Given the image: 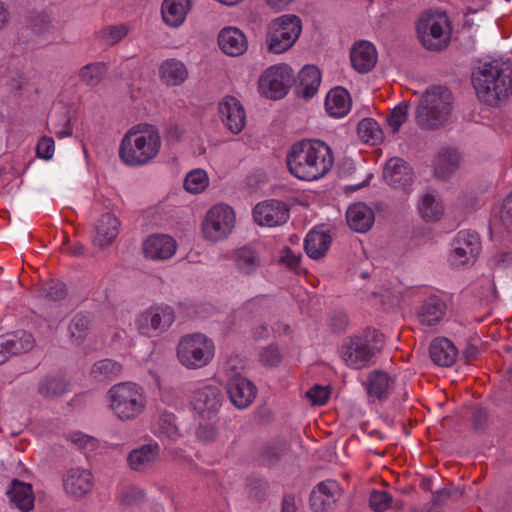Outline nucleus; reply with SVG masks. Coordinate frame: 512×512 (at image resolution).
<instances>
[{
  "label": "nucleus",
  "instance_id": "1",
  "mask_svg": "<svg viewBox=\"0 0 512 512\" xmlns=\"http://www.w3.org/2000/svg\"><path fill=\"white\" fill-rule=\"evenodd\" d=\"M289 172L304 181L324 177L333 167L331 148L318 139H304L292 145L286 157Z\"/></svg>",
  "mask_w": 512,
  "mask_h": 512
},
{
  "label": "nucleus",
  "instance_id": "2",
  "mask_svg": "<svg viewBox=\"0 0 512 512\" xmlns=\"http://www.w3.org/2000/svg\"><path fill=\"white\" fill-rule=\"evenodd\" d=\"M160 147L161 137L158 129L154 125L138 124L131 127L123 136L119 157L127 166H143L158 155Z\"/></svg>",
  "mask_w": 512,
  "mask_h": 512
},
{
  "label": "nucleus",
  "instance_id": "3",
  "mask_svg": "<svg viewBox=\"0 0 512 512\" xmlns=\"http://www.w3.org/2000/svg\"><path fill=\"white\" fill-rule=\"evenodd\" d=\"M512 66L505 62L483 63L473 69L471 79L480 101L489 106H497L508 98L509 77Z\"/></svg>",
  "mask_w": 512,
  "mask_h": 512
},
{
  "label": "nucleus",
  "instance_id": "4",
  "mask_svg": "<svg viewBox=\"0 0 512 512\" xmlns=\"http://www.w3.org/2000/svg\"><path fill=\"white\" fill-rule=\"evenodd\" d=\"M451 92L442 86H434L421 97L416 108L418 126L426 130L439 128L448 119L451 111Z\"/></svg>",
  "mask_w": 512,
  "mask_h": 512
},
{
  "label": "nucleus",
  "instance_id": "5",
  "mask_svg": "<svg viewBox=\"0 0 512 512\" xmlns=\"http://www.w3.org/2000/svg\"><path fill=\"white\" fill-rule=\"evenodd\" d=\"M110 407L121 420H130L140 415L146 399L142 387L133 382H122L110 388Z\"/></svg>",
  "mask_w": 512,
  "mask_h": 512
},
{
  "label": "nucleus",
  "instance_id": "6",
  "mask_svg": "<svg viewBox=\"0 0 512 512\" xmlns=\"http://www.w3.org/2000/svg\"><path fill=\"white\" fill-rule=\"evenodd\" d=\"M213 354L212 341L200 333L183 337L177 347L179 361L190 369L206 366L212 359Z\"/></svg>",
  "mask_w": 512,
  "mask_h": 512
},
{
  "label": "nucleus",
  "instance_id": "7",
  "mask_svg": "<svg viewBox=\"0 0 512 512\" xmlns=\"http://www.w3.org/2000/svg\"><path fill=\"white\" fill-rule=\"evenodd\" d=\"M446 20L441 15L425 13L416 25L418 39L430 51H441L449 44V36L444 32Z\"/></svg>",
  "mask_w": 512,
  "mask_h": 512
},
{
  "label": "nucleus",
  "instance_id": "8",
  "mask_svg": "<svg viewBox=\"0 0 512 512\" xmlns=\"http://www.w3.org/2000/svg\"><path fill=\"white\" fill-rule=\"evenodd\" d=\"M293 71L281 64L268 68L259 79V90L267 98L281 99L292 86Z\"/></svg>",
  "mask_w": 512,
  "mask_h": 512
},
{
  "label": "nucleus",
  "instance_id": "9",
  "mask_svg": "<svg viewBox=\"0 0 512 512\" xmlns=\"http://www.w3.org/2000/svg\"><path fill=\"white\" fill-rule=\"evenodd\" d=\"M235 214L227 205L212 207L203 222V233L211 241L225 238L234 227Z\"/></svg>",
  "mask_w": 512,
  "mask_h": 512
},
{
  "label": "nucleus",
  "instance_id": "10",
  "mask_svg": "<svg viewBox=\"0 0 512 512\" xmlns=\"http://www.w3.org/2000/svg\"><path fill=\"white\" fill-rule=\"evenodd\" d=\"M174 320L173 308L167 305L153 306L139 316L137 327L141 334L152 336L153 333L167 330Z\"/></svg>",
  "mask_w": 512,
  "mask_h": 512
},
{
  "label": "nucleus",
  "instance_id": "11",
  "mask_svg": "<svg viewBox=\"0 0 512 512\" xmlns=\"http://www.w3.org/2000/svg\"><path fill=\"white\" fill-rule=\"evenodd\" d=\"M253 217L261 226L276 227L286 223L289 218V208L282 201L269 200L255 206Z\"/></svg>",
  "mask_w": 512,
  "mask_h": 512
},
{
  "label": "nucleus",
  "instance_id": "12",
  "mask_svg": "<svg viewBox=\"0 0 512 512\" xmlns=\"http://www.w3.org/2000/svg\"><path fill=\"white\" fill-rule=\"evenodd\" d=\"M342 496V489L335 480H325L318 483L309 498L310 507L314 512H327L332 509Z\"/></svg>",
  "mask_w": 512,
  "mask_h": 512
},
{
  "label": "nucleus",
  "instance_id": "13",
  "mask_svg": "<svg viewBox=\"0 0 512 512\" xmlns=\"http://www.w3.org/2000/svg\"><path fill=\"white\" fill-rule=\"evenodd\" d=\"M481 250V242L476 232L463 230L458 232L454 240V249L451 257L453 262L458 265H464L470 260H474Z\"/></svg>",
  "mask_w": 512,
  "mask_h": 512
},
{
  "label": "nucleus",
  "instance_id": "14",
  "mask_svg": "<svg viewBox=\"0 0 512 512\" xmlns=\"http://www.w3.org/2000/svg\"><path fill=\"white\" fill-rule=\"evenodd\" d=\"M341 353L346 364L354 369L367 366L375 355L373 348L368 347L362 337L350 338L349 342L342 345Z\"/></svg>",
  "mask_w": 512,
  "mask_h": 512
},
{
  "label": "nucleus",
  "instance_id": "15",
  "mask_svg": "<svg viewBox=\"0 0 512 512\" xmlns=\"http://www.w3.org/2000/svg\"><path fill=\"white\" fill-rule=\"evenodd\" d=\"M321 82V72L314 65H306L292 78V85H294V93L297 97L304 99L312 98Z\"/></svg>",
  "mask_w": 512,
  "mask_h": 512
},
{
  "label": "nucleus",
  "instance_id": "16",
  "mask_svg": "<svg viewBox=\"0 0 512 512\" xmlns=\"http://www.w3.org/2000/svg\"><path fill=\"white\" fill-rule=\"evenodd\" d=\"M231 402L237 408H246L256 396V386L247 378L240 375L231 377L226 386Z\"/></svg>",
  "mask_w": 512,
  "mask_h": 512
},
{
  "label": "nucleus",
  "instance_id": "17",
  "mask_svg": "<svg viewBox=\"0 0 512 512\" xmlns=\"http://www.w3.org/2000/svg\"><path fill=\"white\" fill-rule=\"evenodd\" d=\"M160 447L155 444H143L133 449L127 456L130 469L144 473L152 469L159 460Z\"/></svg>",
  "mask_w": 512,
  "mask_h": 512
},
{
  "label": "nucleus",
  "instance_id": "18",
  "mask_svg": "<svg viewBox=\"0 0 512 512\" xmlns=\"http://www.w3.org/2000/svg\"><path fill=\"white\" fill-rule=\"evenodd\" d=\"M384 179L393 187L405 189L413 181V171L408 162L399 157L390 158L383 170Z\"/></svg>",
  "mask_w": 512,
  "mask_h": 512
},
{
  "label": "nucleus",
  "instance_id": "19",
  "mask_svg": "<svg viewBox=\"0 0 512 512\" xmlns=\"http://www.w3.org/2000/svg\"><path fill=\"white\" fill-rule=\"evenodd\" d=\"M219 112L227 128L234 134L240 133L246 123V116L240 101L233 96L225 97L219 104Z\"/></svg>",
  "mask_w": 512,
  "mask_h": 512
},
{
  "label": "nucleus",
  "instance_id": "20",
  "mask_svg": "<svg viewBox=\"0 0 512 512\" xmlns=\"http://www.w3.org/2000/svg\"><path fill=\"white\" fill-rule=\"evenodd\" d=\"M218 45L223 53L237 57L243 55L248 48L245 34L236 27H225L218 35Z\"/></svg>",
  "mask_w": 512,
  "mask_h": 512
},
{
  "label": "nucleus",
  "instance_id": "21",
  "mask_svg": "<svg viewBox=\"0 0 512 512\" xmlns=\"http://www.w3.org/2000/svg\"><path fill=\"white\" fill-rule=\"evenodd\" d=\"M352 67L359 73H367L377 63V52L372 43L361 40L356 42L350 51Z\"/></svg>",
  "mask_w": 512,
  "mask_h": 512
},
{
  "label": "nucleus",
  "instance_id": "22",
  "mask_svg": "<svg viewBox=\"0 0 512 512\" xmlns=\"http://www.w3.org/2000/svg\"><path fill=\"white\" fill-rule=\"evenodd\" d=\"M64 489L75 497H83L93 488L92 475L83 469H70L63 478Z\"/></svg>",
  "mask_w": 512,
  "mask_h": 512
},
{
  "label": "nucleus",
  "instance_id": "23",
  "mask_svg": "<svg viewBox=\"0 0 512 512\" xmlns=\"http://www.w3.org/2000/svg\"><path fill=\"white\" fill-rule=\"evenodd\" d=\"M143 251L151 259H168L176 251V242L168 235H152L145 240Z\"/></svg>",
  "mask_w": 512,
  "mask_h": 512
},
{
  "label": "nucleus",
  "instance_id": "24",
  "mask_svg": "<svg viewBox=\"0 0 512 512\" xmlns=\"http://www.w3.org/2000/svg\"><path fill=\"white\" fill-rule=\"evenodd\" d=\"M10 502L21 512H30L34 507V493L32 485L13 479L7 490Z\"/></svg>",
  "mask_w": 512,
  "mask_h": 512
},
{
  "label": "nucleus",
  "instance_id": "25",
  "mask_svg": "<svg viewBox=\"0 0 512 512\" xmlns=\"http://www.w3.org/2000/svg\"><path fill=\"white\" fill-rule=\"evenodd\" d=\"M429 354L431 360L438 366L450 367L452 366L458 356L456 346L447 338H435L429 347Z\"/></svg>",
  "mask_w": 512,
  "mask_h": 512
},
{
  "label": "nucleus",
  "instance_id": "26",
  "mask_svg": "<svg viewBox=\"0 0 512 512\" xmlns=\"http://www.w3.org/2000/svg\"><path fill=\"white\" fill-rule=\"evenodd\" d=\"M346 220L352 230L365 233L374 224V212L364 203H355L348 208Z\"/></svg>",
  "mask_w": 512,
  "mask_h": 512
},
{
  "label": "nucleus",
  "instance_id": "27",
  "mask_svg": "<svg viewBox=\"0 0 512 512\" xmlns=\"http://www.w3.org/2000/svg\"><path fill=\"white\" fill-rule=\"evenodd\" d=\"M223 394L217 386L208 385L194 393V409L199 413L216 412L221 407Z\"/></svg>",
  "mask_w": 512,
  "mask_h": 512
},
{
  "label": "nucleus",
  "instance_id": "28",
  "mask_svg": "<svg viewBox=\"0 0 512 512\" xmlns=\"http://www.w3.org/2000/svg\"><path fill=\"white\" fill-rule=\"evenodd\" d=\"M191 9V0H164L161 6L163 21L170 27H179Z\"/></svg>",
  "mask_w": 512,
  "mask_h": 512
},
{
  "label": "nucleus",
  "instance_id": "29",
  "mask_svg": "<svg viewBox=\"0 0 512 512\" xmlns=\"http://www.w3.org/2000/svg\"><path fill=\"white\" fill-rule=\"evenodd\" d=\"M159 75L167 86H179L188 78V70L183 62L171 58L160 65Z\"/></svg>",
  "mask_w": 512,
  "mask_h": 512
},
{
  "label": "nucleus",
  "instance_id": "30",
  "mask_svg": "<svg viewBox=\"0 0 512 512\" xmlns=\"http://www.w3.org/2000/svg\"><path fill=\"white\" fill-rule=\"evenodd\" d=\"M393 384L394 380L386 372L373 370L369 373L365 386L368 396L384 400L388 398Z\"/></svg>",
  "mask_w": 512,
  "mask_h": 512
},
{
  "label": "nucleus",
  "instance_id": "31",
  "mask_svg": "<svg viewBox=\"0 0 512 512\" xmlns=\"http://www.w3.org/2000/svg\"><path fill=\"white\" fill-rule=\"evenodd\" d=\"M119 226L120 221L113 214H103L96 227L94 242L100 247L110 245L119 233Z\"/></svg>",
  "mask_w": 512,
  "mask_h": 512
},
{
  "label": "nucleus",
  "instance_id": "32",
  "mask_svg": "<svg viewBox=\"0 0 512 512\" xmlns=\"http://www.w3.org/2000/svg\"><path fill=\"white\" fill-rule=\"evenodd\" d=\"M326 110L329 115L339 118L346 115L351 106V98L343 87H335L327 94L325 99Z\"/></svg>",
  "mask_w": 512,
  "mask_h": 512
},
{
  "label": "nucleus",
  "instance_id": "33",
  "mask_svg": "<svg viewBox=\"0 0 512 512\" xmlns=\"http://www.w3.org/2000/svg\"><path fill=\"white\" fill-rule=\"evenodd\" d=\"M297 39L291 33L284 32L277 23H270L266 35V43L269 52L279 54L289 50Z\"/></svg>",
  "mask_w": 512,
  "mask_h": 512
},
{
  "label": "nucleus",
  "instance_id": "34",
  "mask_svg": "<svg viewBox=\"0 0 512 512\" xmlns=\"http://www.w3.org/2000/svg\"><path fill=\"white\" fill-rule=\"evenodd\" d=\"M331 244V237L325 232L310 231L304 241L307 255L313 259L322 258Z\"/></svg>",
  "mask_w": 512,
  "mask_h": 512
},
{
  "label": "nucleus",
  "instance_id": "35",
  "mask_svg": "<svg viewBox=\"0 0 512 512\" xmlns=\"http://www.w3.org/2000/svg\"><path fill=\"white\" fill-rule=\"evenodd\" d=\"M68 388L66 379L58 374L46 375L37 385V392L44 398H54L63 395Z\"/></svg>",
  "mask_w": 512,
  "mask_h": 512
},
{
  "label": "nucleus",
  "instance_id": "36",
  "mask_svg": "<svg viewBox=\"0 0 512 512\" xmlns=\"http://www.w3.org/2000/svg\"><path fill=\"white\" fill-rule=\"evenodd\" d=\"M460 155L456 150L446 149L439 153L434 168L437 178L449 177L459 166Z\"/></svg>",
  "mask_w": 512,
  "mask_h": 512
},
{
  "label": "nucleus",
  "instance_id": "37",
  "mask_svg": "<svg viewBox=\"0 0 512 512\" xmlns=\"http://www.w3.org/2000/svg\"><path fill=\"white\" fill-rule=\"evenodd\" d=\"M445 307V304L438 297H429L419 311L421 323L429 326L435 325L443 317Z\"/></svg>",
  "mask_w": 512,
  "mask_h": 512
},
{
  "label": "nucleus",
  "instance_id": "38",
  "mask_svg": "<svg viewBox=\"0 0 512 512\" xmlns=\"http://www.w3.org/2000/svg\"><path fill=\"white\" fill-rule=\"evenodd\" d=\"M5 337L10 352L14 356L27 353L35 346V339L33 335L26 331H16L3 335Z\"/></svg>",
  "mask_w": 512,
  "mask_h": 512
},
{
  "label": "nucleus",
  "instance_id": "39",
  "mask_svg": "<svg viewBox=\"0 0 512 512\" xmlns=\"http://www.w3.org/2000/svg\"><path fill=\"white\" fill-rule=\"evenodd\" d=\"M235 262L239 270L251 274L260 266V257L255 250L242 247L235 251Z\"/></svg>",
  "mask_w": 512,
  "mask_h": 512
},
{
  "label": "nucleus",
  "instance_id": "40",
  "mask_svg": "<svg viewBox=\"0 0 512 512\" xmlns=\"http://www.w3.org/2000/svg\"><path fill=\"white\" fill-rule=\"evenodd\" d=\"M357 132L362 141L372 145L382 142L384 138L379 124L372 118L361 120L358 124Z\"/></svg>",
  "mask_w": 512,
  "mask_h": 512
},
{
  "label": "nucleus",
  "instance_id": "41",
  "mask_svg": "<svg viewBox=\"0 0 512 512\" xmlns=\"http://www.w3.org/2000/svg\"><path fill=\"white\" fill-rule=\"evenodd\" d=\"M50 27L51 20L45 12L32 11L26 17V23L21 29V34L24 37H28V34L25 35V32L30 30L32 33L39 35L49 31Z\"/></svg>",
  "mask_w": 512,
  "mask_h": 512
},
{
  "label": "nucleus",
  "instance_id": "42",
  "mask_svg": "<svg viewBox=\"0 0 512 512\" xmlns=\"http://www.w3.org/2000/svg\"><path fill=\"white\" fill-rule=\"evenodd\" d=\"M106 72L107 66L105 63L95 62L83 66L79 70L78 75L80 80L84 84H86L87 86L95 87L103 80Z\"/></svg>",
  "mask_w": 512,
  "mask_h": 512
},
{
  "label": "nucleus",
  "instance_id": "43",
  "mask_svg": "<svg viewBox=\"0 0 512 512\" xmlns=\"http://www.w3.org/2000/svg\"><path fill=\"white\" fill-rule=\"evenodd\" d=\"M421 217L426 222H434L441 218L443 214V206L438 202L432 194L422 196L418 205Z\"/></svg>",
  "mask_w": 512,
  "mask_h": 512
},
{
  "label": "nucleus",
  "instance_id": "44",
  "mask_svg": "<svg viewBox=\"0 0 512 512\" xmlns=\"http://www.w3.org/2000/svg\"><path fill=\"white\" fill-rule=\"evenodd\" d=\"M48 124L59 138L72 135L69 111L64 108L61 112H51L48 117Z\"/></svg>",
  "mask_w": 512,
  "mask_h": 512
},
{
  "label": "nucleus",
  "instance_id": "45",
  "mask_svg": "<svg viewBox=\"0 0 512 512\" xmlns=\"http://www.w3.org/2000/svg\"><path fill=\"white\" fill-rule=\"evenodd\" d=\"M121 372L122 365L112 359L100 360L91 368V375L98 381L116 377Z\"/></svg>",
  "mask_w": 512,
  "mask_h": 512
},
{
  "label": "nucleus",
  "instance_id": "46",
  "mask_svg": "<svg viewBox=\"0 0 512 512\" xmlns=\"http://www.w3.org/2000/svg\"><path fill=\"white\" fill-rule=\"evenodd\" d=\"M91 328V319L83 313L76 314L69 324V332L72 338L81 342L86 338Z\"/></svg>",
  "mask_w": 512,
  "mask_h": 512
},
{
  "label": "nucleus",
  "instance_id": "47",
  "mask_svg": "<svg viewBox=\"0 0 512 512\" xmlns=\"http://www.w3.org/2000/svg\"><path fill=\"white\" fill-rule=\"evenodd\" d=\"M209 179L202 169H195L189 172L184 180V188L190 193H200L207 188Z\"/></svg>",
  "mask_w": 512,
  "mask_h": 512
},
{
  "label": "nucleus",
  "instance_id": "48",
  "mask_svg": "<svg viewBox=\"0 0 512 512\" xmlns=\"http://www.w3.org/2000/svg\"><path fill=\"white\" fill-rule=\"evenodd\" d=\"M67 290L64 283L57 280H49L43 283L40 295L48 301H59L66 297Z\"/></svg>",
  "mask_w": 512,
  "mask_h": 512
},
{
  "label": "nucleus",
  "instance_id": "49",
  "mask_svg": "<svg viewBox=\"0 0 512 512\" xmlns=\"http://www.w3.org/2000/svg\"><path fill=\"white\" fill-rule=\"evenodd\" d=\"M271 23L280 25V29L284 32H289V34L291 33L294 39H298L302 31L301 19L296 15H282L271 21Z\"/></svg>",
  "mask_w": 512,
  "mask_h": 512
},
{
  "label": "nucleus",
  "instance_id": "50",
  "mask_svg": "<svg viewBox=\"0 0 512 512\" xmlns=\"http://www.w3.org/2000/svg\"><path fill=\"white\" fill-rule=\"evenodd\" d=\"M408 102H401L395 108H393L387 116V123L391 128L393 134L399 131L400 126L406 122L408 117Z\"/></svg>",
  "mask_w": 512,
  "mask_h": 512
},
{
  "label": "nucleus",
  "instance_id": "51",
  "mask_svg": "<svg viewBox=\"0 0 512 512\" xmlns=\"http://www.w3.org/2000/svg\"><path fill=\"white\" fill-rule=\"evenodd\" d=\"M283 359V356L277 345L271 344L264 348L259 353V361L265 367L278 366Z\"/></svg>",
  "mask_w": 512,
  "mask_h": 512
},
{
  "label": "nucleus",
  "instance_id": "52",
  "mask_svg": "<svg viewBox=\"0 0 512 512\" xmlns=\"http://www.w3.org/2000/svg\"><path fill=\"white\" fill-rule=\"evenodd\" d=\"M128 33V28L124 24L108 26L100 31V37L108 45H115L121 41Z\"/></svg>",
  "mask_w": 512,
  "mask_h": 512
},
{
  "label": "nucleus",
  "instance_id": "53",
  "mask_svg": "<svg viewBox=\"0 0 512 512\" xmlns=\"http://www.w3.org/2000/svg\"><path fill=\"white\" fill-rule=\"evenodd\" d=\"M391 502L392 496L386 491L373 490L369 498L370 507L375 512L385 511L390 507Z\"/></svg>",
  "mask_w": 512,
  "mask_h": 512
},
{
  "label": "nucleus",
  "instance_id": "54",
  "mask_svg": "<svg viewBox=\"0 0 512 512\" xmlns=\"http://www.w3.org/2000/svg\"><path fill=\"white\" fill-rule=\"evenodd\" d=\"M160 430L166 434L169 438L175 439L179 434V429L176 425V417L172 413L164 412L160 416Z\"/></svg>",
  "mask_w": 512,
  "mask_h": 512
},
{
  "label": "nucleus",
  "instance_id": "55",
  "mask_svg": "<svg viewBox=\"0 0 512 512\" xmlns=\"http://www.w3.org/2000/svg\"><path fill=\"white\" fill-rule=\"evenodd\" d=\"M462 492L452 485H449L443 489H440L433 493V497L430 501L431 506H442L446 503L449 498L460 497Z\"/></svg>",
  "mask_w": 512,
  "mask_h": 512
},
{
  "label": "nucleus",
  "instance_id": "56",
  "mask_svg": "<svg viewBox=\"0 0 512 512\" xmlns=\"http://www.w3.org/2000/svg\"><path fill=\"white\" fill-rule=\"evenodd\" d=\"M330 396V391L327 387L321 385H314L306 392V397L312 405L321 406L325 404Z\"/></svg>",
  "mask_w": 512,
  "mask_h": 512
},
{
  "label": "nucleus",
  "instance_id": "57",
  "mask_svg": "<svg viewBox=\"0 0 512 512\" xmlns=\"http://www.w3.org/2000/svg\"><path fill=\"white\" fill-rule=\"evenodd\" d=\"M145 499V492L137 487H130L121 497L122 505L126 507H134L142 503Z\"/></svg>",
  "mask_w": 512,
  "mask_h": 512
},
{
  "label": "nucleus",
  "instance_id": "58",
  "mask_svg": "<svg viewBox=\"0 0 512 512\" xmlns=\"http://www.w3.org/2000/svg\"><path fill=\"white\" fill-rule=\"evenodd\" d=\"M248 494L251 498L262 501L266 495L267 484L260 479H249L247 485Z\"/></svg>",
  "mask_w": 512,
  "mask_h": 512
},
{
  "label": "nucleus",
  "instance_id": "59",
  "mask_svg": "<svg viewBox=\"0 0 512 512\" xmlns=\"http://www.w3.org/2000/svg\"><path fill=\"white\" fill-rule=\"evenodd\" d=\"M301 255L295 254L289 247H285L281 252L280 261L291 270L297 271L300 265Z\"/></svg>",
  "mask_w": 512,
  "mask_h": 512
},
{
  "label": "nucleus",
  "instance_id": "60",
  "mask_svg": "<svg viewBox=\"0 0 512 512\" xmlns=\"http://www.w3.org/2000/svg\"><path fill=\"white\" fill-rule=\"evenodd\" d=\"M69 439L80 450L93 449L95 447V439L80 432L73 433Z\"/></svg>",
  "mask_w": 512,
  "mask_h": 512
},
{
  "label": "nucleus",
  "instance_id": "61",
  "mask_svg": "<svg viewBox=\"0 0 512 512\" xmlns=\"http://www.w3.org/2000/svg\"><path fill=\"white\" fill-rule=\"evenodd\" d=\"M37 155L40 158L49 160L53 156L54 152V141L52 138H42L37 144L36 148Z\"/></svg>",
  "mask_w": 512,
  "mask_h": 512
},
{
  "label": "nucleus",
  "instance_id": "62",
  "mask_svg": "<svg viewBox=\"0 0 512 512\" xmlns=\"http://www.w3.org/2000/svg\"><path fill=\"white\" fill-rule=\"evenodd\" d=\"M488 422V413L482 407H475L472 414V424L476 431H482L486 428Z\"/></svg>",
  "mask_w": 512,
  "mask_h": 512
},
{
  "label": "nucleus",
  "instance_id": "63",
  "mask_svg": "<svg viewBox=\"0 0 512 512\" xmlns=\"http://www.w3.org/2000/svg\"><path fill=\"white\" fill-rule=\"evenodd\" d=\"M362 340L366 341V344L368 347L373 348V352H379L383 342H384V335L376 330L369 331L364 337H362Z\"/></svg>",
  "mask_w": 512,
  "mask_h": 512
},
{
  "label": "nucleus",
  "instance_id": "64",
  "mask_svg": "<svg viewBox=\"0 0 512 512\" xmlns=\"http://www.w3.org/2000/svg\"><path fill=\"white\" fill-rule=\"evenodd\" d=\"M501 221L507 231L512 233V193L504 200Z\"/></svg>",
  "mask_w": 512,
  "mask_h": 512
}]
</instances>
